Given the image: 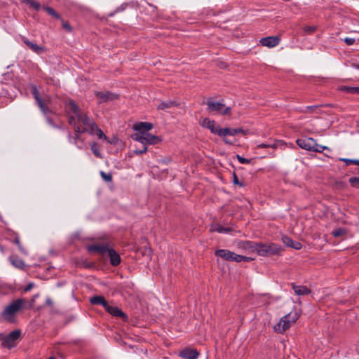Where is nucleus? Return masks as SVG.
I'll return each mask as SVG.
<instances>
[{
    "mask_svg": "<svg viewBox=\"0 0 359 359\" xmlns=\"http://www.w3.org/2000/svg\"><path fill=\"white\" fill-rule=\"evenodd\" d=\"M68 110L74 114L69 118V123L72 125L75 133H83L95 128V122L90 119L86 114L81 112L76 104L70 100L67 104Z\"/></svg>",
    "mask_w": 359,
    "mask_h": 359,
    "instance_id": "obj_1",
    "label": "nucleus"
},
{
    "mask_svg": "<svg viewBox=\"0 0 359 359\" xmlns=\"http://www.w3.org/2000/svg\"><path fill=\"white\" fill-rule=\"evenodd\" d=\"M27 304L25 299H17L8 304L2 311L1 316L2 319L9 323H15L16 315L22 310Z\"/></svg>",
    "mask_w": 359,
    "mask_h": 359,
    "instance_id": "obj_2",
    "label": "nucleus"
},
{
    "mask_svg": "<svg viewBox=\"0 0 359 359\" xmlns=\"http://www.w3.org/2000/svg\"><path fill=\"white\" fill-rule=\"evenodd\" d=\"M31 93L36 101L38 106L44 114L52 113V110L49 107L51 102L50 96L47 95H40L36 86L32 87Z\"/></svg>",
    "mask_w": 359,
    "mask_h": 359,
    "instance_id": "obj_3",
    "label": "nucleus"
},
{
    "mask_svg": "<svg viewBox=\"0 0 359 359\" xmlns=\"http://www.w3.org/2000/svg\"><path fill=\"white\" fill-rule=\"evenodd\" d=\"M299 317V314L297 311H292L288 314L283 316L279 321L278 323L275 325L274 330L279 333H283L287 329H289L292 323Z\"/></svg>",
    "mask_w": 359,
    "mask_h": 359,
    "instance_id": "obj_4",
    "label": "nucleus"
},
{
    "mask_svg": "<svg viewBox=\"0 0 359 359\" xmlns=\"http://www.w3.org/2000/svg\"><path fill=\"white\" fill-rule=\"evenodd\" d=\"M296 142L299 147L308 151L320 153L323 150H330L326 146L318 144L316 141L311 137L297 139Z\"/></svg>",
    "mask_w": 359,
    "mask_h": 359,
    "instance_id": "obj_5",
    "label": "nucleus"
},
{
    "mask_svg": "<svg viewBox=\"0 0 359 359\" xmlns=\"http://www.w3.org/2000/svg\"><path fill=\"white\" fill-rule=\"evenodd\" d=\"M257 254L260 256L279 255L283 251V248L275 243H257Z\"/></svg>",
    "mask_w": 359,
    "mask_h": 359,
    "instance_id": "obj_6",
    "label": "nucleus"
},
{
    "mask_svg": "<svg viewBox=\"0 0 359 359\" xmlns=\"http://www.w3.org/2000/svg\"><path fill=\"white\" fill-rule=\"evenodd\" d=\"M133 139L143 144H149L154 145L161 142L160 137L144 132L134 134Z\"/></svg>",
    "mask_w": 359,
    "mask_h": 359,
    "instance_id": "obj_7",
    "label": "nucleus"
},
{
    "mask_svg": "<svg viewBox=\"0 0 359 359\" xmlns=\"http://www.w3.org/2000/svg\"><path fill=\"white\" fill-rule=\"evenodd\" d=\"M208 110L209 112H217L222 115H229L231 114V109L219 102L208 101L207 102Z\"/></svg>",
    "mask_w": 359,
    "mask_h": 359,
    "instance_id": "obj_8",
    "label": "nucleus"
},
{
    "mask_svg": "<svg viewBox=\"0 0 359 359\" xmlns=\"http://www.w3.org/2000/svg\"><path fill=\"white\" fill-rule=\"evenodd\" d=\"M21 332L20 330L12 331L8 335L3 339V346L8 348H12L15 346V341L20 337Z\"/></svg>",
    "mask_w": 359,
    "mask_h": 359,
    "instance_id": "obj_9",
    "label": "nucleus"
},
{
    "mask_svg": "<svg viewBox=\"0 0 359 359\" xmlns=\"http://www.w3.org/2000/svg\"><path fill=\"white\" fill-rule=\"evenodd\" d=\"M237 246L238 248L244 250L246 252L257 253V243L249 241H243L238 242Z\"/></svg>",
    "mask_w": 359,
    "mask_h": 359,
    "instance_id": "obj_10",
    "label": "nucleus"
},
{
    "mask_svg": "<svg viewBox=\"0 0 359 359\" xmlns=\"http://www.w3.org/2000/svg\"><path fill=\"white\" fill-rule=\"evenodd\" d=\"M280 41V39L279 36H267L264 38H262L259 40V43L263 46H266L268 48H273L279 44Z\"/></svg>",
    "mask_w": 359,
    "mask_h": 359,
    "instance_id": "obj_11",
    "label": "nucleus"
},
{
    "mask_svg": "<svg viewBox=\"0 0 359 359\" xmlns=\"http://www.w3.org/2000/svg\"><path fill=\"white\" fill-rule=\"evenodd\" d=\"M95 95L100 103L113 101L118 98V95L109 92H95Z\"/></svg>",
    "mask_w": 359,
    "mask_h": 359,
    "instance_id": "obj_12",
    "label": "nucleus"
},
{
    "mask_svg": "<svg viewBox=\"0 0 359 359\" xmlns=\"http://www.w3.org/2000/svg\"><path fill=\"white\" fill-rule=\"evenodd\" d=\"M203 127L207 128L210 130L211 133L217 134L220 136V131L222 128L219 126L216 125L215 121L210 120L209 118H204L201 123Z\"/></svg>",
    "mask_w": 359,
    "mask_h": 359,
    "instance_id": "obj_13",
    "label": "nucleus"
},
{
    "mask_svg": "<svg viewBox=\"0 0 359 359\" xmlns=\"http://www.w3.org/2000/svg\"><path fill=\"white\" fill-rule=\"evenodd\" d=\"M199 355V353L196 349L185 348L180 353V356L184 359H196Z\"/></svg>",
    "mask_w": 359,
    "mask_h": 359,
    "instance_id": "obj_14",
    "label": "nucleus"
},
{
    "mask_svg": "<svg viewBox=\"0 0 359 359\" xmlns=\"http://www.w3.org/2000/svg\"><path fill=\"white\" fill-rule=\"evenodd\" d=\"M153 128V124L149 122H140L134 124L133 129L139 133H147Z\"/></svg>",
    "mask_w": 359,
    "mask_h": 359,
    "instance_id": "obj_15",
    "label": "nucleus"
},
{
    "mask_svg": "<svg viewBox=\"0 0 359 359\" xmlns=\"http://www.w3.org/2000/svg\"><path fill=\"white\" fill-rule=\"evenodd\" d=\"M104 309L114 316L121 317L123 319L127 318L126 314L117 306H111L107 303Z\"/></svg>",
    "mask_w": 359,
    "mask_h": 359,
    "instance_id": "obj_16",
    "label": "nucleus"
},
{
    "mask_svg": "<svg viewBox=\"0 0 359 359\" xmlns=\"http://www.w3.org/2000/svg\"><path fill=\"white\" fill-rule=\"evenodd\" d=\"M23 42L26 44L32 50L37 54H41L44 52L45 48L43 46H40L34 42L29 41L27 39H23Z\"/></svg>",
    "mask_w": 359,
    "mask_h": 359,
    "instance_id": "obj_17",
    "label": "nucleus"
},
{
    "mask_svg": "<svg viewBox=\"0 0 359 359\" xmlns=\"http://www.w3.org/2000/svg\"><path fill=\"white\" fill-rule=\"evenodd\" d=\"M282 241L285 245L295 250H300L302 248V245L299 242L294 241L287 236H283L282 238Z\"/></svg>",
    "mask_w": 359,
    "mask_h": 359,
    "instance_id": "obj_18",
    "label": "nucleus"
},
{
    "mask_svg": "<svg viewBox=\"0 0 359 359\" xmlns=\"http://www.w3.org/2000/svg\"><path fill=\"white\" fill-rule=\"evenodd\" d=\"M107 253L110 258V262L113 266H117L120 264L121 257L115 250L111 248H109Z\"/></svg>",
    "mask_w": 359,
    "mask_h": 359,
    "instance_id": "obj_19",
    "label": "nucleus"
},
{
    "mask_svg": "<svg viewBox=\"0 0 359 359\" xmlns=\"http://www.w3.org/2000/svg\"><path fill=\"white\" fill-rule=\"evenodd\" d=\"M238 133H243V130L241 128L234 129V128H222V130L220 131V136L221 137H224L226 135L233 136Z\"/></svg>",
    "mask_w": 359,
    "mask_h": 359,
    "instance_id": "obj_20",
    "label": "nucleus"
},
{
    "mask_svg": "<svg viewBox=\"0 0 359 359\" xmlns=\"http://www.w3.org/2000/svg\"><path fill=\"white\" fill-rule=\"evenodd\" d=\"M109 248L107 245H93L88 247L90 252H97L100 254L107 252Z\"/></svg>",
    "mask_w": 359,
    "mask_h": 359,
    "instance_id": "obj_21",
    "label": "nucleus"
},
{
    "mask_svg": "<svg viewBox=\"0 0 359 359\" xmlns=\"http://www.w3.org/2000/svg\"><path fill=\"white\" fill-rule=\"evenodd\" d=\"M292 287L297 295H306L311 293V290L304 285H297L292 283Z\"/></svg>",
    "mask_w": 359,
    "mask_h": 359,
    "instance_id": "obj_22",
    "label": "nucleus"
},
{
    "mask_svg": "<svg viewBox=\"0 0 359 359\" xmlns=\"http://www.w3.org/2000/svg\"><path fill=\"white\" fill-rule=\"evenodd\" d=\"M178 105V103L175 101L167 100L161 102L157 106V109L159 110H165L173 107H177Z\"/></svg>",
    "mask_w": 359,
    "mask_h": 359,
    "instance_id": "obj_23",
    "label": "nucleus"
},
{
    "mask_svg": "<svg viewBox=\"0 0 359 359\" xmlns=\"http://www.w3.org/2000/svg\"><path fill=\"white\" fill-rule=\"evenodd\" d=\"M215 255L227 261H231L233 252L228 250H218L215 252Z\"/></svg>",
    "mask_w": 359,
    "mask_h": 359,
    "instance_id": "obj_24",
    "label": "nucleus"
},
{
    "mask_svg": "<svg viewBox=\"0 0 359 359\" xmlns=\"http://www.w3.org/2000/svg\"><path fill=\"white\" fill-rule=\"evenodd\" d=\"M9 260L11 264L18 269H22L25 266V262L17 257L11 256L10 257Z\"/></svg>",
    "mask_w": 359,
    "mask_h": 359,
    "instance_id": "obj_25",
    "label": "nucleus"
},
{
    "mask_svg": "<svg viewBox=\"0 0 359 359\" xmlns=\"http://www.w3.org/2000/svg\"><path fill=\"white\" fill-rule=\"evenodd\" d=\"M92 304H100L104 308L107 306V302L102 296H95L90 298V300Z\"/></svg>",
    "mask_w": 359,
    "mask_h": 359,
    "instance_id": "obj_26",
    "label": "nucleus"
},
{
    "mask_svg": "<svg viewBox=\"0 0 359 359\" xmlns=\"http://www.w3.org/2000/svg\"><path fill=\"white\" fill-rule=\"evenodd\" d=\"M90 135H96L100 139H104L107 140V136L104 134V133L95 124V128H92L88 132Z\"/></svg>",
    "mask_w": 359,
    "mask_h": 359,
    "instance_id": "obj_27",
    "label": "nucleus"
},
{
    "mask_svg": "<svg viewBox=\"0 0 359 359\" xmlns=\"http://www.w3.org/2000/svg\"><path fill=\"white\" fill-rule=\"evenodd\" d=\"M212 231H217L218 233H229L231 231L229 228H225L221 226L220 224H215L211 226L210 229Z\"/></svg>",
    "mask_w": 359,
    "mask_h": 359,
    "instance_id": "obj_28",
    "label": "nucleus"
},
{
    "mask_svg": "<svg viewBox=\"0 0 359 359\" xmlns=\"http://www.w3.org/2000/svg\"><path fill=\"white\" fill-rule=\"evenodd\" d=\"M22 1L26 4L29 5L36 11L39 10L40 8V4L34 0H22Z\"/></svg>",
    "mask_w": 359,
    "mask_h": 359,
    "instance_id": "obj_29",
    "label": "nucleus"
},
{
    "mask_svg": "<svg viewBox=\"0 0 359 359\" xmlns=\"http://www.w3.org/2000/svg\"><path fill=\"white\" fill-rule=\"evenodd\" d=\"M316 29H317V27L315 25L304 26L303 27V30H304V33L307 34H313V32H315L316 31Z\"/></svg>",
    "mask_w": 359,
    "mask_h": 359,
    "instance_id": "obj_30",
    "label": "nucleus"
},
{
    "mask_svg": "<svg viewBox=\"0 0 359 359\" xmlns=\"http://www.w3.org/2000/svg\"><path fill=\"white\" fill-rule=\"evenodd\" d=\"M346 234V230L344 229L339 228L332 231V235L334 237L342 236Z\"/></svg>",
    "mask_w": 359,
    "mask_h": 359,
    "instance_id": "obj_31",
    "label": "nucleus"
},
{
    "mask_svg": "<svg viewBox=\"0 0 359 359\" xmlns=\"http://www.w3.org/2000/svg\"><path fill=\"white\" fill-rule=\"evenodd\" d=\"M100 175L102 178L107 182H111L112 180V176L111 173H106L104 171H101Z\"/></svg>",
    "mask_w": 359,
    "mask_h": 359,
    "instance_id": "obj_32",
    "label": "nucleus"
},
{
    "mask_svg": "<svg viewBox=\"0 0 359 359\" xmlns=\"http://www.w3.org/2000/svg\"><path fill=\"white\" fill-rule=\"evenodd\" d=\"M349 182L352 187L359 188V177H351L349 179Z\"/></svg>",
    "mask_w": 359,
    "mask_h": 359,
    "instance_id": "obj_33",
    "label": "nucleus"
},
{
    "mask_svg": "<svg viewBox=\"0 0 359 359\" xmlns=\"http://www.w3.org/2000/svg\"><path fill=\"white\" fill-rule=\"evenodd\" d=\"M45 11L54 18H59V15L50 7H44Z\"/></svg>",
    "mask_w": 359,
    "mask_h": 359,
    "instance_id": "obj_34",
    "label": "nucleus"
},
{
    "mask_svg": "<svg viewBox=\"0 0 359 359\" xmlns=\"http://www.w3.org/2000/svg\"><path fill=\"white\" fill-rule=\"evenodd\" d=\"M242 259H243V255H236V253L233 252L231 261H235L236 262H242Z\"/></svg>",
    "mask_w": 359,
    "mask_h": 359,
    "instance_id": "obj_35",
    "label": "nucleus"
},
{
    "mask_svg": "<svg viewBox=\"0 0 359 359\" xmlns=\"http://www.w3.org/2000/svg\"><path fill=\"white\" fill-rule=\"evenodd\" d=\"M91 150L93 151V154L97 156V157H101V155H100V153L98 150V149L95 146V144H93L92 146H91Z\"/></svg>",
    "mask_w": 359,
    "mask_h": 359,
    "instance_id": "obj_36",
    "label": "nucleus"
},
{
    "mask_svg": "<svg viewBox=\"0 0 359 359\" xmlns=\"http://www.w3.org/2000/svg\"><path fill=\"white\" fill-rule=\"evenodd\" d=\"M237 159L241 163H250L251 160L245 158L239 155H237Z\"/></svg>",
    "mask_w": 359,
    "mask_h": 359,
    "instance_id": "obj_37",
    "label": "nucleus"
},
{
    "mask_svg": "<svg viewBox=\"0 0 359 359\" xmlns=\"http://www.w3.org/2000/svg\"><path fill=\"white\" fill-rule=\"evenodd\" d=\"M339 161H344L346 165H349L351 164H354L355 160L348 159V158H339Z\"/></svg>",
    "mask_w": 359,
    "mask_h": 359,
    "instance_id": "obj_38",
    "label": "nucleus"
},
{
    "mask_svg": "<svg viewBox=\"0 0 359 359\" xmlns=\"http://www.w3.org/2000/svg\"><path fill=\"white\" fill-rule=\"evenodd\" d=\"M344 41L348 46L353 45L355 41V39L348 37L345 38Z\"/></svg>",
    "mask_w": 359,
    "mask_h": 359,
    "instance_id": "obj_39",
    "label": "nucleus"
},
{
    "mask_svg": "<svg viewBox=\"0 0 359 359\" xmlns=\"http://www.w3.org/2000/svg\"><path fill=\"white\" fill-rule=\"evenodd\" d=\"M269 147H275V144H260L257 145V148H269Z\"/></svg>",
    "mask_w": 359,
    "mask_h": 359,
    "instance_id": "obj_40",
    "label": "nucleus"
},
{
    "mask_svg": "<svg viewBox=\"0 0 359 359\" xmlns=\"http://www.w3.org/2000/svg\"><path fill=\"white\" fill-rule=\"evenodd\" d=\"M353 88V87L349 86H341L340 87V90L347 92L348 93H351V90Z\"/></svg>",
    "mask_w": 359,
    "mask_h": 359,
    "instance_id": "obj_41",
    "label": "nucleus"
},
{
    "mask_svg": "<svg viewBox=\"0 0 359 359\" xmlns=\"http://www.w3.org/2000/svg\"><path fill=\"white\" fill-rule=\"evenodd\" d=\"M147 147L146 146H144L142 149L136 150V151H135V153L137 154H142L147 152Z\"/></svg>",
    "mask_w": 359,
    "mask_h": 359,
    "instance_id": "obj_42",
    "label": "nucleus"
},
{
    "mask_svg": "<svg viewBox=\"0 0 359 359\" xmlns=\"http://www.w3.org/2000/svg\"><path fill=\"white\" fill-rule=\"evenodd\" d=\"M351 93L359 95V87H353V88L351 90Z\"/></svg>",
    "mask_w": 359,
    "mask_h": 359,
    "instance_id": "obj_43",
    "label": "nucleus"
},
{
    "mask_svg": "<svg viewBox=\"0 0 359 359\" xmlns=\"http://www.w3.org/2000/svg\"><path fill=\"white\" fill-rule=\"evenodd\" d=\"M34 287V283H29L25 288V292L29 291L32 287Z\"/></svg>",
    "mask_w": 359,
    "mask_h": 359,
    "instance_id": "obj_44",
    "label": "nucleus"
},
{
    "mask_svg": "<svg viewBox=\"0 0 359 359\" xmlns=\"http://www.w3.org/2000/svg\"><path fill=\"white\" fill-rule=\"evenodd\" d=\"M233 183L236 184H239L240 186H243V184L239 182L238 178L235 174L233 175Z\"/></svg>",
    "mask_w": 359,
    "mask_h": 359,
    "instance_id": "obj_45",
    "label": "nucleus"
},
{
    "mask_svg": "<svg viewBox=\"0 0 359 359\" xmlns=\"http://www.w3.org/2000/svg\"><path fill=\"white\" fill-rule=\"evenodd\" d=\"M63 27L64 28H65L66 29H67L68 31H70L71 30V27L69 26V24L66 23V22H64L63 23Z\"/></svg>",
    "mask_w": 359,
    "mask_h": 359,
    "instance_id": "obj_46",
    "label": "nucleus"
},
{
    "mask_svg": "<svg viewBox=\"0 0 359 359\" xmlns=\"http://www.w3.org/2000/svg\"><path fill=\"white\" fill-rule=\"evenodd\" d=\"M252 260V258L250 257H245V256H243V259H242V261H245V262H250Z\"/></svg>",
    "mask_w": 359,
    "mask_h": 359,
    "instance_id": "obj_47",
    "label": "nucleus"
},
{
    "mask_svg": "<svg viewBox=\"0 0 359 359\" xmlns=\"http://www.w3.org/2000/svg\"><path fill=\"white\" fill-rule=\"evenodd\" d=\"M46 303H47L48 304H52V301H51L50 299H48L46 300Z\"/></svg>",
    "mask_w": 359,
    "mask_h": 359,
    "instance_id": "obj_48",
    "label": "nucleus"
},
{
    "mask_svg": "<svg viewBox=\"0 0 359 359\" xmlns=\"http://www.w3.org/2000/svg\"><path fill=\"white\" fill-rule=\"evenodd\" d=\"M224 141L225 142V143L226 144H231V142L226 139V138H224Z\"/></svg>",
    "mask_w": 359,
    "mask_h": 359,
    "instance_id": "obj_49",
    "label": "nucleus"
},
{
    "mask_svg": "<svg viewBox=\"0 0 359 359\" xmlns=\"http://www.w3.org/2000/svg\"><path fill=\"white\" fill-rule=\"evenodd\" d=\"M354 164L359 165V160H355Z\"/></svg>",
    "mask_w": 359,
    "mask_h": 359,
    "instance_id": "obj_50",
    "label": "nucleus"
},
{
    "mask_svg": "<svg viewBox=\"0 0 359 359\" xmlns=\"http://www.w3.org/2000/svg\"><path fill=\"white\" fill-rule=\"evenodd\" d=\"M353 66L357 69H359V65H354L353 64Z\"/></svg>",
    "mask_w": 359,
    "mask_h": 359,
    "instance_id": "obj_51",
    "label": "nucleus"
},
{
    "mask_svg": "<svg viewBox=\"0 0 359 359\" xmlns=\"http://www.w3.org/2000/svg\"><path fill=\"white\" fill-rule=\"evenodd\" d=\"M48 359H55V357H50V358H48Z\"/></svg>",
    "mask_w": 359,
    "mask_h": 359,
    "instance_id": "obj_52",
    "label": "nucleus"
},
{
    "mask_svg": "<svg viewBox=\"0 0 359 359\" xmlns=\"http://www.w3.org/2000/svg\"><path fill=\"white\" fill-rule=\"evenodd\" d=\"M15 242H16V243H18V244L19 243V241H18V239H16Z\"/></svg>",
    "mask_w": 359,
    "mask_h": 359,
    "instance_id": "obj_53",
    "label": "nucleus"
},
{
    "mask_svg": "<svg viewBox=\"0 0 359 359\" xmlns=\"http://www.w3.org/2000/svg\"><path fill=\"white\" fill-rule=\"evenodd\" d=\"M48 122L50 123V124H53L51 121L48 120Z\"/></svg>",
    "mask_w": 359,
    "mask_h": 359,
    "instance_id": "obj_54",
    "label": "nucleus"
}]
</instances>
